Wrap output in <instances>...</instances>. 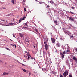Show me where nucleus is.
Instances as JSON below:
<instances>
[{
	"label": "nucleus",
	"mask_w": 77,
	"mask_h": 77,
	"mask_svg": "<svg viewBox=\"0 0 77 77\" xmlns=\"http://www.w3.org/2000/svg\"><path fill=\"white\" fill-rule=\"evenodd\" d=\"M24 10L25 11H26V8H24Z\"/></svg>",
	"instance_id": "nucleus-35"
},
{
	"label": "nucleus",
	"mask_w": 77,
	"mask_h": 77,
	"mask_svg": "<svg viewBox=\"0 0 77 77\" xmlns=\"http://www.w3.org/2000/svg\"><path fill=\"white\" fill-rule=\"evenodd\" d=\"M68 18L69 20L72 21H74V18H72L71 17H69Z\"/></svg>",
	"instance_id": "nucleus-5"
},
{
	"label": "nucleus",
	"mask_w": 77,
	"mask_h": 77,
	"mask_svg": "<svg viewBox=\"0 0 77 77\" xmlns=\"http://www.w3.org/2000/svg\"><path fill=\"white\" fill-rule=\"evenodd\" d=\"M54 23H55L56 25H59V24H57V20H55L54 21Z\"/></svg>",
	"instance_id": "nucleus-12"
},
{
	"label": "nucleus",
	"mask_w": 77,
	"mask_h": 77,
	"mask_svg": "<svg viewBox=\"0 0 77 77\" xmlns=\"http://www.w3.org/2000/svg\"><path fill=\"white\" fill-rule=\"evenodd\" d=\"M60 2L61 3V4H63V3H64V2H63V0H61V1Z\"/></svg>",
	"instance_id": "nucleus-15"
},
{
	"label": "nucleus",
	"mask_w": 77,
	"mask_h": 77,
	"mask_svg": "<svg viewBox=\"0 0 77 77\" xmlns=\"http://www.w3.org/2000/svg\"><path fill=\"white\" fill-rule=\"evenodd\" d=\"M25 40L26 41V42H29V40L27 38H26L25 39Z\"/></svg>",
	"instance_id": "nucleus-16"
},
{
	"label": "nucleus",
	"mask_w": 77,
	"mask_h": 77,
	"mask_svg": "<svg viewBox=\"0 0 77 77\" xmlns=\"http://www.w3.org/2000/svg\"><path fill=\"white\" fill-rule=\"evenodd\" d=\"M44 44L45 45L46 50L47 51L48 50V45H47V42H44Z\"/></svg>",
	"instance_id": "nucleus-4"
},
{
	"label": "nucleus",
	"mask_w": 77,
	"mask_h": 77,
	"mask_svg": "<svg viewBox=\"0 0 77 77\" xmlns=\"http://www.w3.org/2000/svg\"><path fill=\"white\" fill-rule=\"evenodd\" d=\"M11 2L13 4H14V3H15V2H14V0H12Z\"/></svg>",
	"instance_id": "nucleus-19"
},
{
	"label": "nucleus",
	"mask_w": 77,
	"mask_h": 77,
	"mask_svg": "<svg viewBox=\"0 0 77 77\" xmlns=\"http://www.w3.org/2000/svg\"><path fill=\"white\" fill-rule=\"evenodd\" d=\"M26 17L25 16L22 19V20H24V19L26 18Z\"/></svg>",
	"instance_id": "nucleus-21"
},
{
	"label": "nucleus",
	"mask_w": 77,
	"mask_h": 77,
	"mask_svg": "<svg viewBox=\"0 0 77 77\" xmlns=\"http://www.w3.org/2000/svg\"><path fill=\"white\" fill-rule=\"evenodd\" d=\"M8 74H9V73L6 72H4L2 74L3 75H8Z\"/></svg>",
	"instance_id": "nucleus-9"
},
{
	"label": "nucleus",
	"mask_w": 77,
	"mask_h": 77,
	"mask_svg": "<svg viewBox=\"0 0 77 77\" xmlns=\"http://www.w3.org/2000/svg\"><path fill=\"white\" fill-rule=\"evenodd\" d=\"M18 39H19V38H17V41H18Z\"/></svg>",
	"instance_id": "nucleus-55"
},
{
	"label": "nucleus",
	"mask_w": 77,
	"mask_h": 77,
	"mask_svg": "<svg viewBox=\"0 0 77 77\" xmlns=\"http://www.w3.org/2000/svg\"><path fill=\"white\" fill-rule=\"evenodd\" d=\"M60 54L61 56L62 59H63L64 58V55L63 54H66V52H65V51H64L63 52V54L62 52H60Z\"/></svg>",
	"instance_id": "nucleus-2"
},
{
	"label": "nucleus",
	"mask_w": 77,
	"mask_h": 77,
	"mask_svg": "<svg viewBox=\"0 0 77 77\" xmlns=\"http://www.w3.org/2000/svg\"><path fill=\"white\" fill-rule=\"evenodd\" d=\"M25 53H27V51H25Z\"/></svg>",
	"instance_id": "nucleus-51"
},
{
	"label": "nucleus",
	"mask_w": 77,
	"mask_h": 77,
	"mask_svg": "<svg viewBox=\"0 0 77 77\" xmlns=\"http://www.w3.org/2000/svg\"><path fill=\"white\" fill-rule=\"evenodd\" d=\"M0 3H1V4H3V2L1 1H0Z\"/></svg>",
	"instance_id": "nucleus-44"
},
{
	"label": "nucleus",
	"mask_w": 77,
	"mask_h": 77,
	"mask_svg": "<svg viewBox=\"0 0 77 77\" xmlns=\"http://www.w3.org/2000/svg\"><path fill=\"white\" fill-rule=\"evenodd\" d=\"M75 50H76V52H77V48H75Z\"/></svg>",
	"instance_id": "nucleus-50"
},
{
	"label": "nucleus",
	"mask_w": 77,
	"mask_h": 77,
	"mask_svg": "<svg viewBox=\"0 0 77 77\" xmlns=\"http://www.w3.org/2000/svg\"><path fill=\"white\" fill-rule=\"evenodd\" d=\"M2 9H6V8L4 7H2Z\"/></svg>",
	"instance_id": "nucleus-34"
},
{
	"label": "nucleus",
	"mask_w": 77,
	"mask_h": 77,
	"mask_svg": "<svg viewBox=\"0 0 77 77\" xmlns=\"http://www.w3.org/2000/svg\"><path fill=\"white\" fill-rule=\"evenodd\" d=\"M10 45H12V46H13V47H14V44H11Z\"/></svg>",
	"instance_id": "nucleus-40"
},
{
	"label": "nucleus",
	"mask_w": 77,
	"mask_h": 77,
	"mask_svg": "<svg viewBox=\"0 0 77 77\" xmlns=\"http://www.w3.org/2000/svg\"><path fill=\"white\" fill-rule=\"evenodd\" d=\"M70 39H73V35L70 36Z\"/></svg>",
	"instance_id": "nucleus-25"
},
{
	"label": "nucleus",
	"mask_w": 77,
	"mask_h": 77,
	"mask_svg": "<svg viewBox=\"0 0 77 77\" xmlns=\"http://www.w3.org/2000/svg\"><path fill=\"white\" fill-rule=\"evenodd\" d=\"M31 59H34V58L32 57H31Z\"/></svg>",
	"instance_id": "nucleus-39"
},
{
	"label": "nucleus",
	"mask_w": 77,
	"mask_h": 77,
	"mask_svg": "<svg viewBox=\"0 0 77 77\" xmlns=\"http://www.w3.org/2000/svg\"><path fill=\"white\" fill-rule=\"evenodd\" d=\"M69 46H68V48H67V50L66 51L67 53H68V52H70V51L69 50Z\"/></svg>",
	"instance_id": "nucleus-11"
},
{
	"label": "nucleus",
	"mask_w": 77,
	"mask_h": 77,
	"mask_svg": "<svg viewBox=\"0 0 77 77\" xmlns=\"http://www.w3.org/2000/svg\"><path fill=\"white\" fill-rule=\"evenodd\" d=\"M14 46H15V48H16V47H17V46H16V45L15 44H14Z\"/></svg>",
	"instance_id": "nucleus-52"
},
{
	"label": "nucleus",
	"mask_w": 77,
	"mask_h": 77,
	"mask_svg": "<svg viewBox=\"0 0 77 77\" xmlns=\"http://www.w3.org/2000/svg\"><path fill=\"white\" fill-rule=\"evenodd\" d=\"M51 40L53 44H54V43L55 42V41H56V40H55V39H53V38H51Z\"/></svg>",
	"instance_id": "nucleus-7"
},
{
	"label": "nucleus",
	"mask_w": 77,
	"mask_h": 77,
	"mask_svg": "<svg viewBox=\"0 0 77 77\" xmlns=\"http://www.w3.org/2000/svg\"><path fill=\"white\" fill-rule=\"evenodd\" d=\"M20 29H21V26H20Z\"/></svg>",
	"instance_id": "nucleus-60"
},
{
	"label": "nucleus",
	"mask_w": 77,
	"mask_h": 77,
	"mask_svg": "<svg viewBox=\"0 0 77 77\" xmlns=\"http://www.w3.org/2000/svg\"><path fill=\"white\" fill-rule=\"evenodd\" d=\"M20 36L21 39H22V37H23V35H22V34H20Z\"/></svg>",
	"instance_id": "nucleus-22"
},
{
	"label": "nucleus",
	"mask_w": 77,
	"mask_h": 77,
	"mask_svg": "<svg viewBox=\"0 0 77 77\" xmlns=\"http://www.w3.org/2000/svg\"><path fill=\"white\" fill-rule=\"evenodd\" d=\"M28 59H30V57L28 56Z\"/></svg>",
	"instance_id": "nucleus-46"
},
{
	"label": "nucleus",
	"mask_w": 77,
	"mask_h": 77,
	"mask_svg": "<svg viewBox=\"0 0 77 77\" xmlns=\"http://www.w3.org/2000/svg\"><path fill=\"white\" fill-rule=\"evenodd\" d=\"M28 56H29H29L30 57H31V56H30V54H29V55H28V56H26V57L27 58V57H28Z\"/></svg>",
	"instance_id": "nucleus-26"
},
{
	"label": "nucleus",
	"mask_w": 77,
	"mask_h": 77,
	"mask_svg": "<svg viewBox=\"0 0 77 77\" xmlns=\"http://www.w3.org/2000/svg\"><path fill=\"white\" fill-rule=\"evenodd\" d=\"M56 45V46H57V47H59L60 46V44L59 43H57Z\"/></svg>",
	"instance_id": "nucleus-10"
},
{
	"label": "nucleus",
	"mask_w": 77,
	"mask_h": 77,
	"mask_svg": "<svg viewBox=\"0 0 77 77\" xmlns=\"http://www.w3.org/2000/svg\"><path fill=\"white\" fill-rule=\"evenodd\" d=\"M5 48L6 50H9V49L8 48Z\"/></svg>",
	"instance_id": "nucleus-30"
},
{
	"label": "nucleus",
	"mask_w": 77,
	"mask_h": 77,
	"mask_svg": "<svg viewBox=\"0 0 77 77\" xmlns=\"http://www.w3.org/2000/svg\"><path fill=\"white\" fill-rule=\"evenodd\" d=\"M28 23H29V22H27L26 23H25V25H26V26H28L27 24H28Z\"/></svg>",
	"instance_id": "nucleus-18"
},
{
	"label": "nucleus",
	"mask_w": 77,
	"mask_h": 77,
	"mask_svg": "<svg viewBox=\"0 0 77 77\" xmlns=\"http://www.w3.org/2000/svg\"><path fill=\"white\" fill-rule=\"evenodd\" d=\"M0 21H3L4 22H5V21L4 20H3L2 19H0Z\"/></svg>",
	"instance_id": "nucleus-27"
},
{
	"label": "nucleus",
	"mask_w": 77,
	"mask_h": 77,
	"mask_svg": "<svg viewBox=\"0 0 77 77\" xmlns=\"http://www.w3.org/2000/svg\"><path fill=\"white\" fill-rule=\"evenodd\" d=\"M30 72H29V75H30Z\"/></svg>",
	"instance_id": "nucleus-57"
},
{
	"label": "nucleus",
	"mask_w": 77,
	"mask_h": 77,
	"mask_svg": "<svg viewBox=\"0 0 77 77\" xmlns=\"http://www.w3.org/2000/svg\"><path fill=\"white\" fill-rule=\"evenodd\" d=\"M36 63V62H34L33 63V64H34V65H35V64Z\"/></svg>",
	"instance_id": "nucleus-53"
},
{
	"label": "nucleus",
	"mask_w": 77,
	"mask_h": 77,
	"mask_svg": "<svg viewBox=\"0 0 77 77\" xmlns=\"http://www.w3.org/2000/svg\"><path fill=\"white\" fill-rule=\"evenodd\" d=\"M70 13H71V14H74V13L70 11Z\"/></svg>",
	"instance_id": "nucleus-29"
},
{
	"label": "nucleus",
	"mask_w": 77,
	"mask_h": 77,
	"mask_svg": "<svg viewBox=\"0 0 77 77\" xmlns=\"http://www.w3.org/2000/svg\"><path fill=\"white\" fill-rule=\"evenodd\" d=\"M47 7V8H49L50 7V6L49 5H48Z\"/></svg>",
	"instance_id": "nucleus-42"
},
{
	"label": "nucleus",
	"mask_w": 77,
	"mask_h": 77,
	"mask_svg": "<svg viewBox=\"0 0 77 77\" xmlns=\"http://www.w3.org/2000/svg\"><path fill=\"white\" fill-rule=\"evenodd\" d=\"M73 59L74 60H75V61H77V58L75 56H73Z\"/></svg>",
	"instance_id": "nucleus-8"
},
{
	"label": "nucleus",
	"mask_w": 77,
	"mask_h": 77,
	"mask_svg": "<svg viewBox=\"0 0 77 77\" xmlns=\"http://www.w3.org/2000/svg\"><path fill=\"white\" fill-rule=\"evenodd\" d=\"M59 12H60V13H62V10H61L60 9H59Z\"/></svg>",
	"instance_id": "nucleus-14"
},
{
	"label": "nucleus",
	"mask_w": 77,
	"mask_h": 77,
	"mask_svg": "<svg viewBox=\"0 0 77 77\" xmlns=\"http://www.w3.org/2000/svg\"><path fill=\"white\" fill-rule=\"evenodd\" d=\"M76 3H77V0H76Z\"/></svg>",
	"instance_id": "nucleus-64"
},
{
	"label": "nucleus",
	"mask_w": 77,
	"mask_h": 77,
	"mask_svg": "<svg viewBox=\"0 0 77 77\" xmlns=\"http://www.w3.org/2000/svg\"><path fill=\"white\" fill-rule=\"evenodd\" d=\"M0 54H3V55H5V54H0Z\"/></svg>",
	"instance_id": "nucleus-61"
},
{
	"label": "nucleus",
	"mask_w": 77,
	"mask_h": 77,
	"mask_svg": "<svg viewBox=\"0 0 77 77\" xmlns=\"http://www.w3.org/2000/svg\"><path fill=\"white\" fill-rule=\"evenodd\" d=\"M22 66H26V65L23 64H22Z\"/></svg>",
	"instance_id": "nucleus-37"
},
{
	"label": "nucleus",
	"mask_w": 77,
	"mask_h": 77,
	"mask_svg": "<svg viewBox=\"0 0 77 77\" xmlns=\"http://www.w3.org/2000/svg\"><path fill=\"white\" fill-rule=\"evenodd\" d=\"M63 31L64 32V33H65V34H66V35H70L71 33V32H69L68 31H66V29L65 28H63Z\"/></svg>",
	"instance_id": "nucleus-1"
},
{
	"label": "nucleus",
	"mask_w": 77,
	"mask_h": 77,
	"mask_svg": "<svg viewBox=\"0 0 77 77\" xmlns=\"http://www.w3.org/2000/svg\"><path fill=\"white\" fill-rule=\"evenodd\" d=\"M5 26H9V25H6Z\"/></svg>",
	"instance_id": "nucleus-43"
},
{
	"label": "nucleus",
	"mask_w": 77,
	"mask_h": 77,
	"mask_svg": "<svg viewBox=\"0 0 77 77\" xmlns=\"http://www.w3.org/2000/svg\"><path fill=\"white\" fill-rule=\"evenodd\" d=\"M60 39L61 40H62V38H60Z\"/></svg>",
	"instance_id": "nucleus-58"
},
{
	"label": "nucleus",
	"mask_w": 77,
	"mask_h": 77,
	"mask_svg": "<svg viewBox=\"0 0 77 77\" xmlns=\"http://www.w3.org/2000/svg\"><path fill=\"white\" fill-rule=\"evenodd\" d=\"M13 37H15V36H14V34H13Z\"/></svg>",
	"instance_id": "nucleus-54"
},
{
	"label": "nucleus",
	"mask_w": 77,
	"mask_h": 77,
	"mask_svg": "<svg viewBox=\"0 0 77 77\" xmlns=\"http://www.w3.org/2000/svg\"><path fill=\"white\" fill-rule=\"evenodd\" d=\"M23 28H24V29H27V27H23Z\"/></svg>",
	"instance_id": "nucleus-47"
},
{
	"label": "nucleus",
	"mask_w": 77,
	"mask_h": 77,
	"mask_svg": "<svg viewBox=\"0 0 77 77\" xmlns=\"http://www.w3.org/2000/svg\"><path fill=\"white\" fill-rule=\"evenodd\" d=\"M0 25H1V26H5V24L1 23H0Z\"/></svg>",
	"instance_id": "nucleus-24"
},
{
	"label": "nucleus",
	"mask_w": 77,
	"mask_h": 77,
	"mask_svg": "<svg viewBox=\"0 0 77 77\" xmlns=\"http://www.w3.org/2000/svg\"><path fill=\"white\" fill-rule=\"evenodd\" d=\"M36 32H37V33H39V31H38V29H36L35 30Z\"/></svg>",
	"instance_id": "nucleus-20"
},
{
	"label": "nucleus",
	"mask_w": 77,
	"mask_h": 77,
	"mask_svg": "<svg viewBox=\"0 0 77 77\" xmlns=\"http://www.w3.org/2000/svg\"><path fill=\"white\" fill-rule=\"evenodd\" d=\"M60 77H63V76H62V75H61Z\"/></svg>",
	"instance_id": "nucleus-48"
},
{
	"label": "nucleus",
	"mask_w": 77,
	"mask_h": 77,
	"mask_svg": "<svg viewBox=\"0 0 77 77\" xmlns=\"http://www.w3.org/2000/svg\"><path fill=\"white\" fill-rule=\"evenodd\" d=\"M50 75V77H51V75Z\"/></svg>",
	"instance_id": "nucleus-63"
},
{
	"label": "nucleus",
	"mask_w": 77,
	"mask_h": 77,
	"mask_svg": "<svg viewBox=\"0 0 77 77\" xmlns=\"http://www.w3.org/2000/svg\"><path fill=\"white\" fill-rule=\"evenodd\" d=\"M22 21V18H21L19 20V23H20L21 21Z\"/></svg>",
	"instance_id": "nucleus-13"
},
{
	"label": "nucleus",
	"mask_w": 77,
	"mask_h": 77,
	"mask_svg": "<svg viewBox=\"0 0 77 77\" xmlns=\"http://www.w3.org/2000/svg\"><path fill=\"white\" fill-rule=\"evenodd\" d=\"M52 71V73L53 74H54V73H55V72H54V70H53Z\"/></svg>",
	"instance_id": "nucleus-32"
},
{
	"label": "nucleus",
	"mask_w": 77,
	"mask_h": 77,
	"mask_svg": "<svg viewBox=\"0 0 77 77\" xmlns=\"http://www.w3.org/2000/svg\"><path fill=\"white\" fill-rule=\"evenodd\" d=\"M22 70H23L24 72H27V71H26V70H25V69H22Z\"/></svg>",
	"instance_id": "nucleus-23"
},
{
	"label": "nucleus",
	"mask_w": 77,
	"mask_h": 77,
	"mask_svg": "<svg viewBox=\"0 0 77 77\" xmlns=\"http://www.w3.org/2000/svg\"><path fill=\"white\" fill-rule=\"evenodd\" d=\"M2 62V60H0V62Z\"/></svg>",
	"instance_id": "nucleus-56"
},
{
	"label": "nucleus",
	"mask_w": 77,
	"mask_h": 77,
	"mask_svg": "<svg viewBox=\"0 0 77 77\" xmlns=\"http://www.w3.org/2000/svg\"><path fill=\"white\" fill-rule=\"evenodd\" d=\"M28 13H29V12H30V13H31V11H30V10L29 9L28 10Z\"/></svg>",
	"instance_id": "nucleus-33"
},
{
	"label": "nucleus",
	"mask_w": 77,
	"mask_h": 77,
	"mask_svg": "<svg viewBox=\"0 0 77 77\" xmlns=\"http://www.w3.org/2000/svg\"><path fill=\"white\" fill-rule=\"evenodd\" d=\"M29 54H30L29 53V52L27 53V56H28Z\"/></svg>",
	"instance_id": "nucleus-31"
},
{
	"label": "nucleus",
	"mask_w": 77,
	"mask_h": 77,
	"mask_svg": "<svg viewBox=\"0 0 77 77\" xmlns=\"http://www.w3.org/2000/svg\"><path fill=\"white\" fill-rule=\"evenodd\" d=\"M42 71H48V69L43 68L42 69Z\"/></svg>",
	"instance_id": "nucleus-6"
},
{
	"label": "nucleus",
	"mask_w": 77,
	"mask_h": 77,
	"mask_svg": "<svg viewBox=\"0 0 77 77\" xmlns=\"http://www.w3.org/2000/svg\"><path fill=\"white\" fill-rule=\"evenodd\" d=\"M68 75V72L67 70H66L63 73L64 76L66 77Z\"/></svg>",
	"instance_id": "nucleus-3"
},
{
	"label": "nucleus",
	"mask_w": 77,
	"mask_h": 77,
	"mask_svg": "<svg viewBox=\"0 0 77 77\" xmlns=\"http://www.w3.org/2000/svg\"><path fill=\"white\" fill-rule=\"evenodd\" d=\"M72 9H74V7H71Z\"/></svg>",
	"instance_id": "nucleus-49"
},
{
	"label": "nucleus",
	"mask_w": 77,
	"mask_h": 77,
	"mask_svg": "<svg viewBox=\"0 0 77 77\" xmlns=\"http://www.w3.org/2000/svg\"><path fill=\"white\" fill-rule=\"evenodd\" d=\"M50 3H51V4H53V3H54L52 1H49Z\"/></svg>",
	"instance_id": "nucleus-17"
},
{
	"label": "nucleus",
	"mask_w": 77,
	"mask_h": 77,
	"mask_svg": "<svg viewBox=\"0 0 77 77\" xmlns=\"http://www.w3.org/2000/svg\"><path fill=\"white\" fill-rule=\"evenodd\" d=\"M69 77H72V75H71L70 74L69 75Z\"/></svg>",
	"instance_id": "nucleus-38"
},
{
	"label": "nucleus",
	"mask_w": 77,
	"mask_h": 77,
	"mask_svg": "<svg viewBox=\"0 0 77 77\" xmlns=\"http://www.w3.org/2000/svg\"><path fill=\"white\" fill-rule=\"evenodd\" d=\"M23 1L24 2H26V0H23Z\"/></svg>",
	"instance_id": "nucleus-45"
},
{
	"label": "nucleus",
	"mask_w": 77,
	"mask_h": 77,
	"mask_svg": "<svg viewBox=\"0 0 77 77\" xmlns=\"http://www.w3.org/2000/svg\"><path fill=\"white\" fill-rule=\"evenodd\" d=\"M68 60H66V63H68Z\"/></svg>",
	"instance_id": "nucleus-36"
},
{
	"label": "nucleus",
	"mask_w": 77,
	"mask_h": 77,
	"mask_svg": "<svg viewBox=\"0 0 77 77\" xmlns=\"http://www.w3.org/2000/svg\"><path fill=\"white\" fill-rule=\"evenodd\" d=\"M11 13H10L9 14H8V15H7L6 16H10V15H11Z\"/></svg>",
	"instance_id": "nucleus-28"
},
{
	"label": "nucleus",
	"mask_w": 77,
	"mask_h": 77,
	"mask_svg": "<svg viewBox=\"0 0 77 77\" xmlns=\"http://www.w3.org/2000/svg\"><path fill=\"white\" fill-rule=\"evenodd\" d=\"M75 18H76V19H77V17H75Z\"/></svg>",
	"instance_id": "nucleus-59"
},
{
	"label": "nucleus",
	"mask_w": 77,
	"mask_h": 77,
	"mask_svg": "<svg viewBox=\"0 0 77 77\" xmlns=\"http://www.w3.org/2000/svg\"><path fill=\"white\" fill-rule=\"evenodd\" d=\"M17 62L18 63H20V62L19 61H17Z\"/></svg>",
	"instance_id": "nucleus-62"
},
{
	"label": "nucleus",
	"mask_w": 77,
	"mask_h": 77,
	"mask_svg": "<svg viewBox=\"0 0 77 77\" xmlns=\"http://www.w3.org/2000/svg\"><path fill=\"white\" fill-rule=\"evenodd\" d=\"M68 67H69V69L71 68V66H70V65H69L68 66Z\"/></svg>",
	"instance_id": "nucleus-41"
}]
</instances>
